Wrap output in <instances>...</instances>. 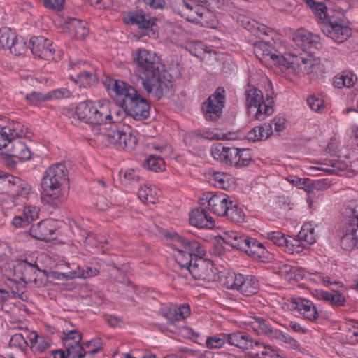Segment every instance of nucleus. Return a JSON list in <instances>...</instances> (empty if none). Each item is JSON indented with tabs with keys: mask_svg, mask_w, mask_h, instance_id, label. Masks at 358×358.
<instances>
[{
	"mask_svg": "<svg viewBox=\"0 0 358 358\" xmlns=\"http://www.w3.org/2000/svg\"><path fill=\"white\" fill-rule=\"evenodd\" d=\"M189 222L198 228L211 229L214 227L212 217L203 208H196L189 213Z\"/></svg>",
	"mask_w": 358,
	"mask_h": 358,
	"instance_id": "24",
	"label": "nucleus"
},
{
	"mask_svg": "<svg viewBox=\"0 0 358 358\" xmlns=\"http://www.w3.org/2000/svg\"><path fill=\"white\" fill-rule=\"evenodd\" d=\"M17 136H8V139L6 142V145L4 148H8L10 155L20 161L28 160L31 158V152L28 147L20 140L17 139L20 137L25 136L26 133L23 130V125L18 130Z\"/></svg>",
	"mask_w": 358,
	"mask_h": 358,
	"instance_id": "17",
	"label": "nucleus"
},
{
	"mask_svg": "<svg viewBox=\"0 0 358 358\" xmlns=\"http://www.w3.org/2000/svg\"><path fill=\"white\" fill-rule=\"evenodd\" d=\"M303 1L312 10V12L320 18L321 22L334 15V9H328L322 2H317L315 0Z\"/></svg>",
	"mask_w": 358,
	"mask_h": 358,
	"instance_id": "32",
	"label": "nucleus"
},
{
	"mask_svg": "<svg viewBox=\"0 0 358 358\" xmlns=\"http://www.w3.org/2000/svg\"><path fill=\"white\" fill-rule=\"evenodd\" d=\"M74 271L76 272L75 274L76 278H87L99 274V271L97 268L90 266H84L83 268L78 266Z\"/></svg>",
	"mask_w": 358,
	"mask_h": 358,
	"instance_id": "50",
	"label": "nucleus"
},
{
	"mask_svg": "<svg viewBox=\"0 0 358 358\" xmlns=\"http://www.w3.org/2000/svg\"><path fill=\"white\" fill-rule=\"evenodd\" d=\"M250 324L252 329L257 334L266 335L272 338L273 333L276 329L271 325V322L260 317H253L251 318Z\"/></svg>",
	"mask_w": 358,
	"mask_h": 358,
	"instance_id": "28",
	"label": "nucleus"
},
{
	"mask_svg": "<svg viewBox=\"0 0 358 358\" xmlns=\"http://www.w3.org/2000/svg\"><path fill=\"white\" fill-rule=\"evenodd\" d=\"M232 338L233 341L237 343V348L248 354V356L252 358L262 357L266 346L254 339L250 335L241 332V334Z\"/></svg>",
	"mask_w": 358,
	"mask_h": 358,
	"instance_id": "14",
	"label": "nucleus"
},
{
	"mask_svg": "<svg viewBox=\"0 0 358 358\" xmlns=\"http://www.w3.org/2000/svg\"><path fill=\"white\" fill-rule=\"evenodd\" d=\"M348 219L340 228V246L345 251L358 248V203L350 202L342 208Z\"/></svg>",
	"mask_w": 358,
	"mask_h": 358,
	"instance_id": "5",
	"label": "nucleus"
},
{
	"mask_svg": "<svg viewBox=\"0 0 358 358\" xmlns=\"http://www.w3.org/2000/svg\"><path fill=\"white\" fill-rule=\"evenodd\" d=\"M69 182V171L64 163H56L44 173L41 186L43 192L57 206L64 202L65 196L62 194V186Z\"/></svg>",
	"mask_w": 358,
	"mask_h": 358,
	"instance_id": "4",
	"label": "nucleus"
},
{
	"mask_svg": "<svg viewBox=\"0 0 358 358\" xmlns=\"http://www.w3.org/2000/svg\"><path fill=\"white\" fill-rule=\"evenodd\" d=\"M39 208L33 205H26L21 216H15L13 220V224L16 227L27 226L38 217Z\"/></svg>",
	"mask_w": 358,
	"mask_h": 358,
	"instance_id": "26",
	"label": "nucleus"
},
{
	"mask_svg": "<svg viewBox=\"0 0 358 358\" xmlns=\"http://www.w3.org/2000/svg\"><path fill=\"white\" fill-rule=\"evenodd\" d=\"M352 35V29L337 21V43L345 41Z\"/></svg>",
	"mask_w": 358,
	"mask_h": 358,
	"instance_id": "57",
	"label": "nucleus"
},
{
	"mask_svg": "<svg viewBox=\"0 0 358 358\" xmlns=\"http://www.w3.org/2000/svg\"><path fill=\"white\" fill-rule=\"evenodd\" d=\"M266 237L274 244L283 249H285V246H287V238L280 231L267 232Z\"/></svg>",
	"mask_w": 358,
	"mask_h": 358,
	"instance_id": "48",
	"label": "nucleus"
},
{
	"mask_svg": "<svg viewBox=\"0 0 358 358\" xmlns=\"http://www.w3.org/2000/svg\"><path fill=\"white\" fill-rule=\"evenodd\" d=\"M165 236L180 243L183 248V251L191 255L194 259L203 257L205 255V250L201 245L194 239L186 238L176 233L166 234Z\"/></svg>",
	"mask_w": 358,
	"mask_h": 358,
	"instance_id": "19",
	"label": "nucleus"
},
{
	"mask_svg": "<svg viewBox=\"0 0 358 358\" xmlns=\"http://www.w3.org/2000/svg\"><path fill=\"white\" fill-rule=\"evenodd\" d=\"M297 237L302 240L307 245H310L316 242L315 229L311 223L304 224Z\"/></svg>",
	"mask_w": 358,
	"mask_h": 358,
	"instance_id": "37",
	"label": "nucleus"
},
{
	"mask_svg": "<svg viewBox=\"0 0 358 358\" xmlns=\"http://www.w3.org/2000/svg\"><path fill=\"white\" fill-rule=\"evenodd\" d=\"M223 242L234 248L253 257H260L267 250L263 244L254 238L237 231H227L222 236Z\"/></svg>",
	"mask_w": 358,
	"mask_h": 358,
	"instance_id": "7",
	"label": "nucleus"
},
{
	"mask_svg": "<svg viewBox=\"0 0 358 358\" xmlns=\"http://www.w3.org/2000/svg\"><path fill=\"white\" fill-rule=\"evenodd\" d=\"M9 346L24 351L27 348L28 343L22 334H15L11 337Z\"/></svg>",
	"mask_w": 358,
	"mask_h": 358,
	"instance_id": "51",
	"label": "nucleus"
},
{
	"mask_svg": "<svg viewBox=\"0 0 358 358\" xmlns=\"http://www.w3.org/2000/svg\"><path fill=\"white\" fill-rule=\"evenodd\" d=\"M190 315V307L189 304L184 303L177 308L170 310L167 317L171 323L182 321Z\"/></svg>",
	"mask_w": 358,
	"mask_h": 358,
	"instance_id": "35",
	"label": "nucleus"
},
{
	"mask_svg": "<svg viewBox=\"0 0 358 358\" xmlns=\"http://www.w3.org/2000/svg\"><path fill=\"white\" fill-rule=\"evenodd\" d=\"M229 176L222 172H213L211 180L215 182V185L219 188L226 189L229 187Z\"/></svg>",
	"mask_w": 358,
	"mask_h": 358,
	"instance_id": "52",
	"label": "nucleus"
},
{
	"mask_svg": "<svg viewBox=\"0 0 358 358\" xmlns=\"http://www.w3.org/2000/svg\"><path fill=\"white\" fill-rule=\"evenodd\" d=\"M237 155L236 168H243L248 166L252 161L251 150L248 148H238Z\"/></svg>",
	"mask_w": 358,
	"mask_h": 358,
	"instance_id": "46",
	"label": "nucleus"
},
{
	"mask_svg": "<svg viewBox=\"0 0 358 358\" xmlns=\"http://www.w3.org/2000/svg\"><path fill=\"white\" fill-rule=\"evenodd\" d=\"M230 202L231 201L226 195L222 194H213L212 192H207L200 199L201 205H205L207 203L209 210L220 216L224 215Z\"/></svg>",
	"mask_w": 358,
	"mask_h": 358,
	"instance_id": "18",
	"label": "nucleus"
},
{
	"mask_svg": "<svg viewBox=\"0 0 358 358\" xmlns=\"http://www.w3.org/2000/svg\"><path fill=\"white\" fill-rule=\"evenodd\" d=\"M307 103L311 110L320 112L324 108V101L315 95H310L307 98Z\"/></svg>",
	"mask_w": 358,
	"mask_h": 358,
	"instance_id": "59",
	"label": "nucleus"
},
{
	"mask_svg": "<svg viewBox=\"0 0 358 358\" xmlns=\"http://www.w3.org/2000/svg\"><path fill=\"white\" fill-rule=\"evenodd\" d=\"M138 198L146 203H155L157 201L155 188L144 186L141 187L138 192Z\"/></svg>",
	"mask_w": 358,
	"mask_h": 358,
	"instance_id": "42",
	"label": "nucleus"
},
{
	"mask_svg": "<svg viewBox=\"0 0 358 358\" xmlns=\"http://www.w3.org/2000/svg\"><path fill=\"white\" fill-rule=\"evenodd\" d=\"M17 177L2 171L0 175V193L10 195Z\"/></svg>",
	"mask_w": 358,
	"mask_h": 358,
	"instance_id": "39",
	"label": "nucleus"
},
{
	"mask_svg": "<svg viewBox=\"0 0 358 358\" xmlns=\"http://www.w3.org/2000/svg\"><path fill=\"white\" fill-rule=\"evenodd\" d=\"M143 166L154 172L162 171L165 169V163L162 157L156 155H150L145 159Z\"/></svg>",
	"mask_w": 358,
	"mask_h": 358,
	"instance_id": "36",
	"label": "nucleus"
},
{
	"mask_svg": "<svg viewBox=\"0 0 358 358\" xmlns=\"http://www.w3.org/2000/svg\"><path fill=\"white\" fill-rule=\"evenodd\" d=\"M292 57V62H293V67L295 65L306 74H309L313 71L315 68L314 59L311 54L306 55V57L299 53L298 55L296 52L290 53Z\"/></svg>",
	"mask_w": 358,
	"mask_h": 358,
	"instance_id": "27",
	"label": "nucleus"
},
{
	"mask_svg": "<svg viewBox=\"0 0 358 358\" xmlns=\"http://www.w3.org/2000/svg\"><path fill=\"white\" fill-rule=\"evenodd\" d=\"M289 55L290 54H288L286 57L273 48L265 61H263V63L282 66L286 69L292 68L293 62H292V57Z\"/></svg>",
	"mask_w": 358,
	"mask_h": 358,
	"instance_id": "30",
	"label": "nucleus"
},
{
	"mask_svg": "<svg viewBox=\"0 0 358 358\" xmlns=\"http://www.w3.org/2000/svg\"><path fill=\"white\" fill-rule=\"evenodd\" d=\"M290 303L292 309L297 310L305 318L309 320L316 319L317 310L310 301L302 298H292Z\"/></svg>",
	"mask_w": 358,
	"mask_h": 358,
	"instance_id": "23",
	"label": "nucleus"
},
{
	"mask_svg": "<svg viewBox=\"0 0 358 358\" xmlns=\"http://www.w3.org/2000/svg\"><path fill=\"white\" fill-rule=\"evenodd\" d=\"M224 285L227 289L236 290L245 296L257 294L259 290V281L256 276L241 273H229Z\"/></svg>",
	"mask_w": 358,
	"mask_h": 358,
	"instance_id": "9",
	"label": "nucleus"
},
{
	"mask_svg": "<svg viewBox=\"0 0 358 358\" xmlns=\"http://www.w3.org/2000/svg\"><path fill=\"white\" fill-rule=\"evenodd\" d=\"M273 31V29L267 26L259 24L257 22V24H254V29H251L250 32L259 38H262L264 36H269Z\"/></svg>",
	"mask_w": 358,
	"mask_h": 358,
	"instance_id": "61",
	"label": "nucleus"
},
{
	"mask_svg": "<svg viewBox=\"0 0 358 358\" xmlns=\"http://www.w3.org/2000/svg\"><path fill=\"white\" fill-rule=\"evenodd\" d=\"M305 243L299 237L297 238L289 236L287 238V246H285V250L289 253L300 252L302 248H305Z\"/></svg>",
	"mask_w": 358,
	"mask_h": 358,
	"instance_id": "49",
	"label": "nucleus"
},
{
	"mask_svg": "<svg viewBox=\"0 0 358 358\" xmlns=\"http://www.w3.org/2000/svg\"><path fill=\"white\" fill-rule=\"evenodd\" d=\"M48 100L69 98L71 92L66 88L56 89L48 92Z\"/></svg>",
	"mask_w": 358,
	"mask_h": 358,
	"instance_id": "60",
	"label": "nucleus"
},
{
	"mask_svg": "<svg viewBox=\"0 0 358 358\" xmlns=\"http://www.w3.org/2000/svg\"><path fill=\"white\" fill-rule=\"evenodd\" d=\"M69 29L73 32L74 36L79 40L84 39L89 34L87 22L76 18H70L68 22Z\"/></svg>",
	"mask_w": 358,
	"mask_h": 358,
	"instance_id": "34",
	"label": "nucleus"
},
{
	"mask_svg": "<svg viewBox=\"0 0 358 358\" xmlns=\"http://www.w3.org/2000/svg\"><path fill=\"white\" fill-rule=\"evenodd\" d=\"M177 252L175 255L177 263L181 268H185L188 271L193 264L194 258L189 253L185 252L182 249H178Z\"/></svg>",
	"mask_w": 358,
	"mask_h": 358,
	"instance_id": "45",
	"label": "nucleus"
},
{
	"mask_svg": "<svg viewBox=\"0 0 358 358\" xmlns=\"http://www.w3.org/2000/svg\"><path fill=\"white\" fill-rule=\"evenodd\" d=\"M223 216H226L229 220L238 223L243 222L245 220V215L243 210L238 208L237 206L234 205L231 201Z\"/></svg>",
	"mask_w": 358,
	"mask_h": 358,
	"instance_id": "40",
	"label": "nucleus"
},
{
	"mask_svg": "<svg viewBox=\"0 0 358 358\" xmlns=\"http://www.w3.org/2000/svg\"><path fill=\"white\" fill-rule=\"evenodd\" d=\"M65 347L69 358H83L87 354L81 344L66 343Z\"/></svg>",
	"mask_w": 358,
	"mask_h": 358,
	"instance_id": "47",
	"label": "nucleus"
},
{
	"mask_svg": "<svg viewBox=\"0 0 358 358\" xmlns=\"http://www.w3.org/2000/svg\"><path fill=\"white\" fill-rule=\"evenodd\" d=\"M29 48L33 55L41 59L52 61L59 58V51L56 50L51 41L43 36L31 37Z\"/></svg>",
	"mask_w": 358,
	"mask_h": 358,
	"instance_id": "11",
	"label": "nucleus"
},
{
	"mask_svg": "<svg viewBox=\"0 0 358 358\" xmlns=\"http://www.w3.org/2000/svg\"><path fill=\"white\" fill-rule=\"evenodd\" d=\"M115 92V101L134 120L141 121L150 117V105L131 85L120 80H110L108 89Z\"/></svg>",
	"mask_w": 358,
	"mask_h": 358,
	"instance_id": "2",
	"label": "nucleus"
},
{
	"mask_svg": "<svg viewBox=\"0 0 358 358\" xmlns=\"http://www.w3.org/2000/svg\"><path fill=\"white\" fill-rule=\"evenodd\" d=\"M238 148L224 147L220 144L213 151V155L215 159H219L221 162L227 165L236 167L237 155Z\"/></svg>",
	"mask_w": 358,
	"mask_h": 358,
	"instance_id": "25",
	"label": "nucleus"
},
{
	"mask_svg": "<svg viewBox=\"0 0 358 358\" xmlns=\"http://www.w3.org/2000/svg\"><path fill=\"white\" fill-rule=\"evenodd\" d=\"M56 231L55 222L51 220H43L29 229V234L40 241H49L54 238Z\"/></svg>",
	"mask_w": 358,
	"mask_h": 358,
	"instance_id": "20",
	"label": "nucleus"
},
{
	"mask_svg": "<svg viewBox=\"0 0 358 358\" xmlns=\"http://www.w3.org/2000/svg\"><path fill=\"white\" fill-rule=\"evenodd\" d=\"M76 273V272L74 271V270L66 273L52 271L50 273V276L54 279L59 280H69L76 278V275H75Z\"/></svg>",
	"mask_w": 358,
	"mask_h": 358,
	"instance_id": "64",
	"label": "nucleus"
},
{
	"mask_svg": "<svg viewBox=\"0 0 358 358\" xmlns=\"http://www.w3.org/2000/svg\"><path fill=\"white\" fill-rule=\"evenodd\" d=\"M20 127L21 123L13 121L7 125H4L3 120H0V150L6 145V142L9 140L8 136L13 138L17 135Z\"/></svg>",
	"mask_w": 358,
	"mask_h": 358,
	"instance_id": "29",
	"label": "nucleus"
},
{
	"mask_svg": "<svg viewBox=\"0 0 358 358\" xmlns=\"http://www.w3.org/2000/svg\"><path fill=\"white\" fill-rule=\"evenodd\" d=\"M225 94L224 88L219 87L202 103L201 108L206 120L215 122L221 117L225 103Z\"/></svg>",
	"mask_w": 358,
	"mask_h": 358,
	"instance_id": "10",
	"label": "nucleus"
},
{
	"mask_svg": "<svg viewBox=\"0 0 358 358\" xmlns=\"http://www.w3.org/2000/svg\"><path fill=\"white\" fill-rule=\"evenodd\" d=\"M188 271L195 280H210L213 277V264L210 260L198 257L194 259Z\"/></svg>",
	"mask_w": 358,
	"mask_h": 358,
	"instance_id": "21",
	"label": "nucleus"
},
{
	"mask_svg": "<svg viewBox=\"0 0 358 358\" xmlns=\"http://www.w3.org/2000/svg\"><path fill=\"white\" fill-rule=\"evenodd\" d=\"M354 323V321L350 320V324L343 323L339 327V329L347 331L346 337L350 343L355 341L353 339L354 337L358 336V327H356Z\"/></svg>",
	"mask_w": 358,
	"mask_h": 358,
	"instance_id": "54",
	"label": "nucleus"
},
{
	"mask_svg": "<svg viewBox=\"0 0 358 358\" xmlns=\"http://www.w3.org/2000/svg\"><path fill=\"white\" fill-rule=\"evenodd\" d=\"M45 8L55 11H61L64 6L65 0H43Z\"/></svg>",
	"mask_w": 358,
	"mask_h": 358,
	"instance_id": "63",
	"label": "nucleus"
},
{
	"mask_svg": "<svg viewBox=\"0 0 358 358\" xmlns=\"http://www.w3.org/2000/svg\"><path fill=\"white\" fill-rule=\"evenodd\" d=\"M75 114L78 119L91 125L92 127L100 126L106 120H112L110 108L108 104H95L92 101H82L76 107Z\"/></svg>",
	"mask_w": 358,
	"mask_h": 358,
	"instance_id": "6",
	"label": "nucleus"
},
{
	"mask_svg": "<svg viewBox=\"0 0 358 358\" xmlns=\"http://www.w3.org/2000/svg\"><path fill=\"white\" fill-rule=\"evenodd\" d=\"M157 18L151 17L142 10L130 11L124 17V22L130 25H137L139 29H145L150 37L157 38L158 26L156 24Z\"/></svg>",
	"mask_w": 358,
	"mask_h": 358,
	"instance_id": "12",
	"label": "nucleus"
},
{
	"mask_svg": "<svg viewBox=\"0 0 358 358\" xmlns=\"http://www.w3.org/2000/svg\"><path fill=\"white\" fill-rule=\"evenodd\" d=\"M71 78L73 79L75 83L79 84L80 86L84 87H90L97 81V77L95 74L85 71L76 74L75 78L71 76Z\"/></svg>",
	"mask_w": 358,
	"mask_h": 358,
	"instance_id": "38",
	"label": "nucleus"
},
{
	"mask_svg": "<svg viewBox=\"0 0 358 358\" xmlns=\"http://www.w3.org/2000/svg\"><path fill=\"white\" fill-rule=\"evenodd\" d=\"M236 20L238 24L249 31L254 29V24H257V21L243 15H238Z\"/></svg>",
	"mask_w": 358,
	"mask_h": 358,
	"instance_id": "62",
	"label": "nucleus"
},
{
	"mask_svg": "<svg viewBox=\"0 0 358 358\" xmlns=\"http://www.w3.org/2000/svg\"><path fill=\"white\" fill-rule=\"evenodd\" d=\"M241 334V331H236L231 334H224L221 336H210L206 340V345L208 348H220L222 347L225 343L237 347V343L233 341L234 336Z\"/></svg>",
	"mask_w": 358,
	"mask_h": 358,
	"instance_id": "31",
	"label": "nucleus"
},
{
	"mask_svg": "<svg viewBox=\"0 0 358 358\" xmlns=\"http://www.w3.org/2000/svg\"><path fill=\"white\" fill-rule=\"evenodd\" d=\"M65 336L62 338L64 345L66 343L80 344L82 340V334L77 330H71L68 332H64Z\"/></svg>",
	"mask_w": 358,
	"mask_h": 358,
	"instance_id": "55",
	"label": "nucleus"
},
{
	"mask_svg": "<svg viewBox=\"0 0 358 358\" xmlns=\"http://www.w3.org/2000/svg\"><path fill=\"white\" fill-rule=\"evenodd\" d=\"M297 186L300 185V187L303 189L306 192L308 193L313 192L315 190H319L320 189L321 182L320 181L310 182V180L307 179H303L302 180L301 178L296 179Z\"/></svg>",
	"mask_w": 358,
	"mask_h": 358,
	"instance_id": "53",
	"label": "nucleus"
},
{
	"mask_svg": "<svg viewBox=\"0 0 358 358\" xmlns=\"http://www.w3.org/2000/svg\"><path fill=\"white\" fill-rule=\"evenodd\" d=\"M173 10L188 21L196 20L191 13L193 11L194 4L188 2V0H176L171 4Z\"/></svg>",
	"mask_w": 358,
	"mask_h": 358,
	"instance_id": "33",
	"label": "nucleus"
},
{
	"mask_svg": "<svg viewBox=\"0 0 358 358\" xmlns=\"http://www.w3.org/2000/svg\"><path fill=\"white\" fill-rule=\"evenodd\" d=\"M321 29L323 33L334 41L336 38V18L334 15L321 22Z\"/></svg>",
	"mask_w": 358,
	"mask_h": 358,
	"instance_id": "44",
	"label": "nucleus"
},
{
	"mask_svg": "<svg viewBox=\"0 0 358 358\" xmlns=\"http://www.w3.org/2000/svg\"><path fill=\"white\" fill-rule=\"evenodd\" d=\"M134 63L138 66L139 78L147 94L155 100L171 96L174 93L173 83L166 79L160 69V57L144 48L132 54Z\"/></svg>",
	"mask_w": 358,
	"mask_h": 358,
	"instance_id": "1",
	"label": "nucleus"
},
{
	"mask_svg": "<svg viewBox=\"0 0 358 358\" xmlns=\"http://www.w3.org/2000/svg\"><path fill=\"white\" fill-rule=\"evenodd\" d=\"M293 41L299 50L311 54L313 48H320V37L306 29H298L293 35Z\"/></svg>",
	"mask_w": 358,
	"mask_h": 358,
	"instance_id": "15",
	"label": "nucleus"
},
{
	"mask_svg": "<svg viewBox=\"0 0 358 358\" xmlns=\"http://www.w3.org/2000/svg\"><path fill=\"white\" fill-rule=\"evenodd\" d=\"M338 79V80H337V88H341L344 87L348 88L352 87L357 80L356 75L350 71H343Z\"/></svg>",
	"mask_w": 358,
	"mask_h": 358,
	"instance_id": "43",
	"label": "nucleus"
},
{
	"mask_svg": "<svg viewBox=\"0 0 358 358\" xmlns=\"http://www.w3.org/2000/svg\"><path fill=\"white\" fill-rule=\"evenodd\" d=\"M273 48L271 44L264 41H257L254 44V52L258 59L262 62L265 61Z\"/></svg>",
	"mask_w": 358,
	"mask_h": 358,
	"instance_id": "41",
	"label": "nucleus"
},
{
	"mask_svg": "<svg viewBox=\"0 0 358 358\" xmlns=\"http://www.w3.org/2000/svg\"><path fill=\"white\" fill-rule=\"evenodd\" d=\"M92 134L96 141L106 145H114L117 149L131 151L138 143L137 137L131 134L129 126L111 120H106L100 126L93 127Z\"/></svg>",
	"mask_w": 358,
	"mask_h": 358,
	"instance_id": "3",
	"label": "nucleus"
},
{
	"mask_svg": "<svg viewBox=\"0 0 358 358\" xmlns=\"http://www.w3.org/2000/svg\"><path fill=\"white\" fill-rule=\"evenodd\" d=\"M245 105L249 112H251L252 108L256 109L255 119L263 120L271 115L273 110V98L271 95L266 94V99H264L262 92L253 85H247L245 90Z\"/></svg>",
	"mask_w": 358,
	"mask_h": 358,
	"instance_id": "8",
	"label": "nucleus"
},
{
	"mask_svg": "<svg viewBox=\"0 0 358 358\" xmlns=\"http://www.w3.org/2000/svg\"><path fill=\"white\" fill-rule=\"evenodd\" d=\"M31 194H32V187L30 184L17 177L10 193L12 201L15 205L25 204Z\"/></svg>",
	"mask_w": 358,
	"mask_h": 358,
	"instance_id": "22",
	"label": "nucleus"
},
{
	"mask_svg": "<svg viewBox=\"0 0 358 358\" xmlns=\"http://www.w3.org/2000/svg\"><path fill=\"white\" fill-rule=\"evenodd\" d=\"M46 273L45 270L38 268L37 264H31L27 261L18 263L14 267L15 275L19 277L20 280L25 284L33 283L36 286H40L37 279L39 273Z\"/></svg>",
	"mask_w": 358,
	"mask_h": 358,
	"instance_id": "16",
	"label": "nucleus"
},
{
	"mask_svg": "<svg viewBox=\"0 0 358 358\" xmlns=\"http://www.w3.org/2000/svg\"><path fill=\"white\" fill-rule=\"evenodd\" d=\"M0 47L9 50L15 55H22L27 50V44L23 38H19L14 31L7 27L0 29Z\"/></svg>",
	"mask_w": 358,
	"mask_h": 358,
	"instance_id": "13",
	"label": "nucleus"
},
{
	"mask_svg": "<svg viewBox=\"0 0 358 358\" xmlns=\"http://www.w3.org/2000/svg\"><path fill=\"white\" fill-rule=\"evenodd\" d=\"M272 338H275L285 343L289 344L294 348H297L299 346V343L296 340L278 329H275Z\"/></svg>",
	"mask_w": 358,
	"mask_h": 358,
	"instance_id": "56",
	"label": "nucleus"
},
{
	"mask_svg": "<svg viewBox=\"0 0 358 358\" xmlns=\"http://www.w3.org/2000/svg\"><path fill=\"white\" fill-rule=\"evenodd\" d=\"M26 100L33 105H37L41 102L47 101L48 100V93L44 94L39 92H32L26 95Z\"/></svg>",
	"mask_w": 358,
	"mask_h": 358,
	"instance_id": "58",
	"label": "nucleus"
}]
</instances>
